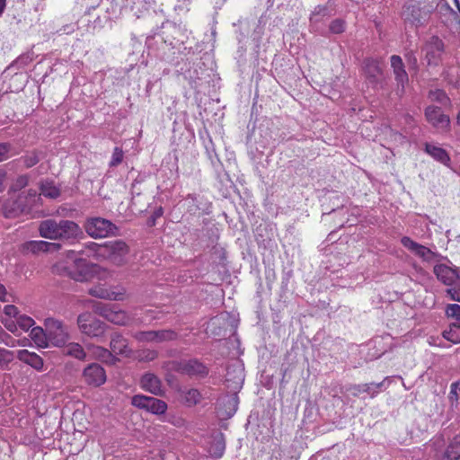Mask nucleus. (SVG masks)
Instances as JSON below:
<instances>
[{
  "mask_svg": "<svg viewBox=\"0 0 460 460\" xmlns=\"http://www.w3.org/2000/svg\"><path fill=\"white\" fill-rule=\"evenodd\" d=\"M6 0H0V15L3 13L5 7Z\"/></svg>",
  "mask_w": 460,
  "mask_h": 460,
  "instance_id": "6e6d98bb",
  "label": "nucleus"
},
{
  "mask_svg": "<svg viewBox=\"0 0 460 460\" xmlns=\"http://www.w3.org/2000/svg\"><path fill=\"white\" fill-rule=\"evenodd\" d=\"M138 360L144 362H150L158 358V352L155 349H143L138 353Z\"/></svg>",
  "mask_w": 460,
  "mask_h": 460,
  "instance_id": "e433bc0d",
  "label": "nucleus"
},
{
  "mask_svg": "<svg viewBox=\"0 0 460 460\" xmlns=\"http://www.w3.org/2000/svg\"><path fill=\"white\" fill-rule=\"evenodd\" d=\"M111 351L113 355L128 357L131 354V349L128 347V340L120 333H113L110 342Z\"/></svg>",
  "mask_w": 460,
  "mask_h": 460,
  "instance_id": "412c9836",
  "label": "nucleus"
},
{
  "mask_svg": "<svg viewBox=\"0 0 460 460\" xmlns=\"http://www.w3.org/2000/svg\"><path fill=\"white\" fill-rule=\"evenodd\" d=\"M5 327H6L9 331L13 332V331H14V328H15V325H14V323H5Z\"/></svg>",
  "mask_w": 460,
  "mask_h": 460,
  "instance_id": "4d7b16f0",
  "label": "nucleus"
},
{
  "mask_svg": "<svg viewBox=\"0 0 460 460\" xmlns=\"http://www.w3.org/2000/svg\"><path fill=\"white\" fill-rule=\"evenodd\" d=\"M40 199L36 190L29 189L20 192L15 198H10L4 204V213L7 217H17L29 212Z\"/></svg>",
  "mask_w": 460,
  "mask_h": 460,
  "instance_id": "f03ea898",
  "label": "nucleus"
},
{
  "mask_svg": "<svg viewBox=\"0 0 460 460\" xmlns=\"http://www.w3.org/2000/svg\"><path fill=\"white\" fill-rule=\"evenodd\" d=\"M41 237L49 240L73 243L83 235L79 225L68 219L56 220L48 218L42 220L38 227Z\"/></svg>",
  "mask_w": 460,
  "mask_h": 460,
  "instance_id": "f257e3e1",
  "label": "nucleus"
},
{
  "mask_svg": "<svg viewBox=\"0 0 460 460\" xmlns=\"http://www.w3.org/2000/svg\"><path fill=\"white\" fill-rule=\"evenodd\" d=\"M16 358L37 371L43 370L44 361L42 358L35 352H31L28 349H19L16 352Z\"/></svg>",
  "mask_w": 460,
  "mask_h": 460,
  "instance_id": "4be33fe9",
  "label": "nucleus"
},
{
  "mask_svg": "<svg viewBox=\"0 0 460 460\" xmlns=\"http://www.w3.org/2000/svg\"><path fill=\"white\" fill-rule=\"evenodd\" d=\"M40 189V194L46 198L57 199L60 195V189L55 185L53 181H42Z\"/></svg>",
  "mask_w": 460,
  "mask_h": 460,
  "instance_id": "2f4dec72",
  "label": "nucleus"
},
{
  "mask_svg": "<svg viewBox=\"0 0 460 460\" xmlns=\"http://www.w3.org/2000/svg\"><path fill=\"white\" fill-rule=\"evenodd\" d=\"M401 243L414 253L416 256L422 259L424 261H431L437 257V253L432 252L429 248L413 241L409 236H403L401 239Z\"/></svg>",
  "mask_w": 460,
  "mask_h": 460,
  "instance_id": "a211bd4d",
  "label": "nucleus"
},
{
  "mask_svg": "<svg viewBox=\"0 0 460 460\" xmlns=\"http://www.w3.org/2000/svg\"><path fill=\"white\" fill-rule=\"evenodd\" d=\"M4 312L6 315L10 317H14L15 319H17L18 316L20 315L18 308L13 305H5L4 308Z\"/></svg>",
  "mask_w": 460,
  "mask_h": 460,
  "instance_id": "8fccbe9b",
  "label": "nucleus"
},
{
  "mask_svg": "<svg viewBox=\"0 0 460 460\" xmlns=\"http://www.w3.org/2000/svg\"><path fill=\"white\" fill-rule=\"evenodd\" d=\"M328 8L325 5H317L315 6L314 10L313 11L310 21L311 22H318L320 21L319 16H326Z\"/></svg>",
  "mask_w": 460,
  "mask_h": 460,
  "instance_id": "79ce46f5",
  "label": "nucleus"
},
{
  "mask_svg": "<svg viewBox=\"0 0 460 460\" xmlns=\"http://www.w3.org/2000/svg\"><path fill=\"white\" fill-rule=\"evenodd\" d=\"M402 17L405 22L418 27L426 22L429 18V13L419 5L411 4L403 6Z\"/></svg>",
  "mask_w": 460,
  "mask_h": 460,
  "instance_id": "2eb2a0df",
  "label": "nucleus"
},
{
  "mask_svg": "<svg viewBox=\"0 0 460 460\" xmlns=\"http://www.w3.org/2000/svg\"><path fill=\"white\" fill-rule=\"evenodd\" d=\"M433 271L438 279L447 286L453 285L458 279L457 272L445 264L436 265Z\"/></svg>",
  "mask_w": 460,
  "mask_h": 460,
  "instance_id": "b1692460",
  "label": "nucleus"
},
{
  "mask_svg": "<svg viewBox=\"0 0 460 460\" xmlns=\"http://www.w3.org/2000/svg\"><path fill=\"white\" fill-rule=\"evenodd\" d=\"M87 349L93 358L104 363L114 364L117 361L116 357L106 348L96 345H87Z\"/></svg>",
  "mask_w": 460,
  "mask_h": 460,
  "instance_id": "bb28decb",
  "label": "nucleus"
},
{
  "mask_svg": "<svg viewBox=\"0 0 460 460\" xmlns=\"http://www.w3.org/2000/svg\"><path fill=\"white\" fill-rule=\"evenodd\" d=\"M131 403L137 408L144 409L157 415L164 414L167 410V404L164 401L142 394L134 395Z\"/></svg>",
  "mask_w": 460,
  "mask_h": 460,
  "instance_id": "9d476101",
  "label": "nucleus"
},
{
  "mask_svg": "<svg viewBox=\"0 0 460 460\" xmlns=\"http://www.w3.org/2000/svg\"><path fill=\"white\" fill-rule=\"evenodd\" d=\"M17 324L23 331H28L35 323L34 320L27 315L20 314L16 319Z\"/></svg>",
  "mask_w": 460,
  "mask_h": 460,
  "instance_id": "ea45409f",
  "label": "nucleus"
},
{
  "mask_svg": "<svg viewBox=\"0 0 460 460\" xmlns=\"http://www.w3.org/2000/svg\"><path fill=\"white\" fill-rule=\"evenodd\" d=\"M9 151V146L6 144H0V161L6 157Z\"/></svg>",
  "mask_w": 460,
  "mask_h": 460,
  "instance_id": "3c124183",
  "label": "nucleus"
},
{
  "mask_svg": "<svg viewBox=\"0 0 460 460\" xmlns=\"http://www.w3.org/2000/svg\"><path fill=\"white\" fill-rule=\"evenodd\" d=\"M427 121L438 130H447L450 125L449 116L444 114L441 108L429 105L425 109Z\"/></svg>",
  "mask_w": 460,
  "mask_h": 460,
  "instance_id": "4468645a",
  "label": "nucleus"
},
{
  "mask_svg": "<svg viewBox=\"0 0 460 460\" xmlns=\"http://www.w3.org/2000/svg\"><path fill=\"white\" fill-rule=\"evenodd\" d=\"M405 58H406L409 66H411V68H412L414 70H417V68H418V60H417V58L415 56V53L412 50L408 51L405 54Z\"/></svg>",
  "mask_w": 460,
  "mask_h": 460,
  "instance_id": "09e8293b",
  "label": "nucleus"
},
{
  "mask_svg": "<svg viewBox=\"0 0 460 460\" xmlns=\"http://www.w3.org/2000/svg\"><path fill=\"white\" fill-rule=\"evenodd\" d=\"M446 314L448 317L455 318L460 322V305L457 304L448 305L446 308Z\"/></svg>",
  "mask_w": 460,
  "mask_h": 460,
  "instance_id": "49530a36",
  "label": "nucleus"
},
{
  "mask_svg": "<svg viewBox=\"0 0 460 460\" xmlns=\"http://www.w3.org/2000/svg\"><path fill=\"white\" fill-rule=\"evenodd\" d=\"M391 60V67L393 69V73L394 75V79L397 83L398 93H404V87L409 82V76L405 70L404 64L402 62V59L398 55H393L390 58Z\"/></svg>",
  "mask_w": 460,
  "mask_h": 460,
  "instance_id": "f3484780",
  "label": "nucleus"
},
{
  "mask_svg": "<svg viewBox=\"0 0 460 460\" xmlns=\"http://www.w3.org/2000/svg\"><path fill=\"white\" fill-rule=\"evenodd\" d=\"M13 359V352L4 348H0V366H7Z\"/></svg>",
  "mask_w": 460,
  "mask_h": 460,
  "instance_id": "a18cd8bd",
  "label": "nucleus"
},
{
  "mask_svg": "<svg viewBox=\"0 0 460 460\" xmlns=\"http://www.w3.org/2000/svg\"><path fill=\"white\" fill-rule=\"evenodd\" d=\"M84 247L89 251L93 252L94 256H96L97 258H102L103 251H105L104 243H97L94 242H88L84 244Z\"/></svg>",
  "mask_w": 460,
  "mask_h": 460,
  "instance_id": "58836bf2",
  "label": "nucleus"
},
{
  "mask_svg": "<svg viewBox=\"0 0 460 460\" xmlns=\"http://www.w3.org/2000/svg\"><path fill=\"white\" fill-rule=\"evenodd\" d=\"M445 50L444 42L438 36H432L426 42L423 51L429 66H438Z\"/></svg>",
  "mask_w": 460,
  "mask_h": 460,
  "instance_id": "f8f14e48",
  "label": "nucleus"
},
{
  "mask_svg": "<svg viewBox=\"0 0 460 460\" xmlns=\"http://www.w3.org/2000/svg\"><path fill=\"white\" fill-rule=\"evenodd\" d=\"M67 258L73 261V263L66 267L67 275L75 281H86L92 276L91 269L86 260L76 258L74 251H69Z\"/></svg>",
  "mask_w": 460,
  "mask_h": 460,
  "instance_id": "6e6552de",
  "label": "nucleus"
},
{
  "mask_svg": "<svg viewBox=\"0 0 460 460\" xmlns=\"http://www.w3.org/2000/svg\"><path fill=\"white\" fill-rule=\"evenodd\" d=\"M31 338L40 348L49 347V339L47 335V329L41 327H34L31 331Z\"/></svg>",
  "mask_w": 460,
  "mask_h": 460,
  "instance_id": "7c9ffc66",
  "label": "nucleus"
},
{
  "mask_svg": "<svg viewBox=\"0 0 460 460\" xmlns=\"http://www.w3.org/2000/svg\"><path fill=\"white\" fill-rule=\"evenodd\" d=\"M362 70L366 80L376 87L381 82L383 69L381 61L377 58H367L363 61Z\"/></svg>",
  "mask_w": 460,
  "mask_h": 460,
  "instance_id": "ddd939ff",
  "label": "nucleus"
},
{
  "mask_svg": "<svg viewBox=\"0 0 460 460\" xmlns=\"http://www.w3.org/2000/svg\"><path fill=\"white\" fill-rule=\"evenodd\" d=\"M429 97L431 101H436L440 103H446L449 101L448 97L447 96L446 93L442 90H435L430 91Z\"/></svg>",
  "mask_w": 460,
  "mask_h": 460,
  "instance_id": "c03bdc74",
  "label": "nucleus"
},
{
  "mask_svg": "<svg viewBox=\"0 0 460 460\" xmlns=\"http://www.w3.org/2000/svg\"><path fill=\"white\" fill-rule=\"evenodd\" d=\"M3 181H4V176H3V174L0 173V192L3 191V190H4Z\"/></svg>",
  "mask_w": 460,
  "mask_h": 460,
  "instance_id": "13d9d810",
  "label": "nucleus"
},
{
  "mask_svg": "<svg viewBox=\"0 0 460 460\" xmlns=\"http://www.w3.org/2000/svg\"><path fill=\"white\" fill-rule=\"evenodd\" d=\"M387 380H388V377H385L380 383L354 385L349 389V391L354 396H358L361 393H367V394H370L371 397H374L378 394V389L382 388Z\"/></svg>",
  "mask_w": 460,
  "mask_h": 460,
  "instance_id": "393cba45",
  "label": "nucleus"
},
{
  "mask_svg": "<svg viewBox=\"0 0 460 460\" xmlns=\"http://www.w3.org/2000/svg\"><path fill=\"white\" fill-rule=\"evenodd\" d=\"M457 123L460 125V111L457 114Z\"/></svg>",
  "mask_w": 460,
  "mask_h": 460,
  "instance_id": "bf43d9fd",
  "label": "nucleus"
},
{
  "mask_svg": "<svg viewBox=\"0 0 460 460\" xmlns=\"http://www.w3.org/2000/svg\"><path fill=\"white\" fill-rule=\"evenodd\" d=\"M29 177L27 175L19 176L11 187L13 192L21 191L23 188L28 185Z\"/></svg>",
  "mask_w": 460,
  "mask_h": 460,
  "instance_id": "a19ab883",
  "label": "nucleus"
},
{
  "mask_svg": "<svg viewBox=\"0 0 460 460\" xmlns=\"http://www.w3.org/2000/svg\"><path fill=\"white\" fill-rule=\"evenodd\" d=\"M95 312L117 325H128L133 322V317L128 312L118 308L116 305L98 303L95 306Z\"/></svg>",
  "mask_w": 460,
  "mask_h": 460,
  "instance_id": "423d86ee",
  "label": "nucleus"
},
{
  "mask_svg": "<svg viewBox=\"0 0 460 460\" xmlns=\"http://www.w3.org/2000/svg\"><path fill=\"white\" fill-rule=\"evenodd\" d=\"M84 230L89 236L94 239L116 236L119 228L111 221L102 217H92L85 221Z\"/></svg>",
  "mask_w": 460,
  "mask_h": 460,
  "instance_id": "7ed1b4c3",
  "label": "nucleus"
},
{
  "mask_svg": "<svg viewBox=\"0 0 460 460\" xmlns=\"http://www.w3.org/2000/svg\"><path fill=\"white\" fill-rule=\"evenodd\" d=\"M134 339L139 342L161 343L176 340L177 333L172 330L143 331L133 334Z\"/></svg>",
  "mask_w": 460,
  "mask_h": 460,
  "instance_id": "9b49d317",
  "label": "nucleus"
},
{
  "mask_svg": "<svg viewBox=\"0 0 460 460\" xmlns=\"http://www.w3.org/2000/svg\"><path fill=\"white\" fill-rule=\"evenodd\" d=\"M182 396L185 403L188 406H194L201 400V394L198 389L190 388L182 392Z\"/></svg>",
  "mask_w": 460,
  "mask_h": 460,
  "instance_id": "f704fd0d",
  "label": "nucleus"
},
{
  "mask_svg": "<svg viewBox=\"0 0 460 460\" xmlns=\"http://www.w3.org/2000/svg\"><path fill=\"white\" fill-rule=\"evenodd\" d=\"M243 370L239 365H232L228 367L226 373V381H233L239 385L243 382Z\"/></svg>",
  "mask_w": 460,
  "mask_h": 460,
  "instance_id": "473e14b6",
  "label": "nucleus"
},
{
  "mask_svg": "<svg viewBox=\"0 0 460 460\" xmlns=\"http://www.w3.org/2000/svg\"><path fill=\"white\" fill-rule=\"evenodd\" d=\"M140 386L145 391L155 395H163L164 389L161 379L153 373H146L141 376Z\"/></svg>",
  "mask_w": 460,
  "mask_h": 460,
  "instance_id": "aec40b11",
  "label": "nucleus"
},
{
  "mask_svg": "<svg viewBox=\"0 0 460 460\" xmlns=\"http://www.w3.org/2000/svg\"><path fill=\"white\" fill-rule=\"evenodd\" d=\"M442 335L448 341L460 343V323H451L449 330L444 331Z\"/></svg>",
  "mask_w": 460,
  "mask_h": 460,
  "instance_id": "72a5a7b5",
  "label": "nucleus"
},
{
  "mask_svg": "<svg viewBox=\"0 0 460 460\" xmlns=\"http://www.w3.org/2000/svg\"><path fill=\"white\" fill-rule=\"evenodd\" d=\"M88 293L92 296L101 299L122 301L125 297L126 289L119 288L118 291H114L111 288H105L103 285H97L89 288Z\"/></svg>",
  "mask_w": 460,
  "mask_h": 460,
  "instance_id": "6ab92c4d",
  "label": "nucleus"
},
{
  "mask_svg": "<svg viewBox=\"0 0 460 460\" xmlns=\"http://www.w3.org/2000/svg\"><path fill=\"white\" fill-rule=\"evenodd\" d=\"M123 157H124V152H123L122 148L116 146L113 149L111 159L109 164L110 167H116L119 164H120L123 161Z\"/></svg>",
  "mask_w": 460,
  "mask_h": 460,
  "instance_id": "4c0bfd02",
  "label": "nucleus"
},
{
  "mask_svg": "<svg viewBox=\"0 0 460 460\" xmlns=\"http://www.w3.org/2000/svg\"><path fill=\"white\" fill-rule=\"evenodd\" d=\"M424 150L436 161L443 164L444 165L449 166L450 157L447 152L442 147L437 146L433 144L426 143Z\"/></svg>",
  "mask_w": 460,
  "mask_h": 460,
  "instance_id": "cd10ccee",
  "label": "nucleus"
},
{
  "mask_svg": "<svg viewBox=\"0 0 460 460\" xmlns=\"http://www.w3.org/2000/svg\"><path fill=\"white\" fill-rule=\"evenodd\" d=\"M173 370L189 376L205 377L208 375V368L199 359H181L172 363Z\"/></svg>",
  "mask_w": 460,
  "mask_h": 460,
  "instance_id": "1a4fd4ad",
  "label": "nucleus"
},
{
  "mask_svg": "<svg viewBox=\"0 0 460 460\" xmlns=\"http://www.w3.org/2000/svg\"><path fill=\"white\" fill-rule=\"evenodd\" d=\"M460 459V437H455L446 449L437 456V460H459Z\"/></svg>",
  "mask_w": 460,
  "mask_h": 460,
  "instance_id": "a878e982",
  "label": "nucleus"
},
{
  "mask_svg": "<svg viewBox=\"0 0 460 460\" xmlns=\"http://www.w3.org/2000/svg\"><path fill=\"white\" fill-rule=\"evenodd\" d=\"M44 326L47 329L49 346L63 347L70 339L67 327L59 320L47 318Z\"/></svg>",
  "mask_w": 460,
  "mask_h": 460,
  "instance_id": "20e7f679",
  "label": "nucleus"
},
{
  "mask_svg": "<svg viewBox=\"0 0 460 460\" xmlns=\"http://www.w3.org/2000/svg\"><path fill=\"white\" fill-rule=\"evenodd\" d=\"M102 259L110 261L115 265H123L127 261V255L129 252L128 244L122 240H115L104 243Z\"/></svg>",
  "mask_w": 460,
  "mask_h": 460,
  "instance_id": "39448f33",
  "label": "nucleus"
},
{
  "mask_svg": "<svg viewBox=\"0 0 460 460\" xmlns=\"http://www.w3.org/2000/svg\"><path fill=\"white\" fill-rule=\"evenodd\" d=\"M83 377L87 385L98 387L106 382V372L101 365L92 363L84 369Z\"/></svg>",
  "mask_w": 460,
  "mask_h": 460,
  "instance_id": "dca6fc26",
  "label": "nucleus"
},
{
  "mask_svg": "<svg viewBox=\"0 0 460 460\" xmlns=\"http://www.w3.org/2000/svg\"><path fill=\"white\" fill-rule=\"evenodd\" d=\"M64 354L78 360H86L87 355L83 346L77 342L66 343L64 348Z\"/></svg>",
  "mask_w": 460,
  "mask_h": 460,
  "instance_id": "c85d7f7f",
  "label": "nucleus"
},
{
  "mask_svg": "<svg viewBox=\"0 0 460 460\" xmlns=\"http://www.w3.org/2000/svg\"><path fill=\"white\" fill-rule=\"evenodd\" d=\"M77 325L83 334L93 338L102 337L106 328L105 323L96 319L89 312H84L78 315Z\"/></svg>",
  "mask_w": 460,
  "mask_h": 460,
  "instance_id": "0eeeda50",
  "label": "nucleus"
},
{
  "mask_svg": "<svg viewBox=\"0 0 460 460\" xmlns=\"http://www.w3.org/2000/svg\"><path fill=\"white\" fill-rule=\"evenodd\" d=\"M225 450L226 442L224 435L222 433H219L213 438L208 452L214 457L219 458L224 455Z\"/></svg>",
  "mask_w": 460,
  "mask_h": 460,
  "instance_id": "c756f323",
  "label": "nucleus"
},
{
  "mask_svg": "<svg viewBox=\"0 0 460 460\" xmlns=\"http://www.w3.org/2000/svg\"><path fill=\"white\" fill-rule=\"evenodd\" d=\"M61 245L57 243H49L47 241H29L24 243V249L31 253L56 252L60 249Z\"/></svg>",
  "mask_w": 460,
  "mask_h": 460,
  "instance_id": "5701e85b",
  "label": "nucleus"
},
{
  "mask_svg": "<svg viewBox=\"0 0 460 460\" xmlns=\"http://www.w3.org/2000/svg\"><path fill=\"white\" fill-rule=\"evenodd\" d=\"M447 293L452 300L460 301V296L456 289L449 288L447 290Z\"/></svg>",
  "mask_w": 460,
  "mask_h": 460,
  "instance_id": "603ef678",
  "label": "nucleus"
},
{
  "mask_svg": "<svg viewBox=\"0 0 460 460\" xmlns=\"http://www.w3.org/2000/svg\"><path fill=\"white\" fill-rule=\"evenodd\" d=\"M227 402L232 404L234 407V411H235V410H236L235 407H236L237 402H238L237 396L235 394L232 395V396H228L227 397Z\"/></svg>",
  "mask_w": 460,
  "mask_h": 460,
  "instance_id": "864d4df0",
  "label": "nucleus"
},
{
  "mask_svg": "<svg viewBox=\"0 0 460 460\" xmlns=\"http://www.w3.org/2000/svg\"><path fill=\"white\" fill-rule=\"evenodd\" d=\"M459 389H460L459 382H454L451 384L448 398L452 402H456L458 400Z\"/></svg>",
  "mask_w": 460,
  "mask_h": 460,
  "instance_id": "de8ad7c7",
  "label": "nucleus"
},
{
  "mask_svg": "<svg viewBox=\"0 0 460 460\" xmlns=\"http://www.w3.org/2000/svg\"><path fill=\"white\" fill-rule=\"evenodd\" d=\"M329 30L334 34L342 33L345 31V22L341 19H335L330 23Z\"/></svg>",
  "mask_w": 460,
  "mask_h": 460,
  "instance_id": "37998d69",
  "label": "nucleus"
},
{
  "mask_svg": "<svg viewBox=\"0 0 460 460\" xmlns=\"http://www.w3.org/2000/svg\"><path fill=\"white\" fill-rule=\"evenodd\" d=\"M23 164L26 168H31L40 162L39 153L32 151L22 157Z\"/></svg>",
  "mask_w": 460,
  "mask_h": 460,
  "instance_id": "c9c22d12",
  "label": "nucleus"
},
{
  "mask_svg": "<svg viewBox=\"0 0 460 460\" xmlns=\"http://www.w3.org/2000/svg\"><path fill=\"white\" fill-rule=\"evenodd\" d=\"M6 289L3 284L0 283V301H6Z\"/></svg>",
  "mask_w": 460,
  "mask_h": 460,
  "instance_id": "5fc2aeb1",
  "label": "nucleus"
}]
</instances>
